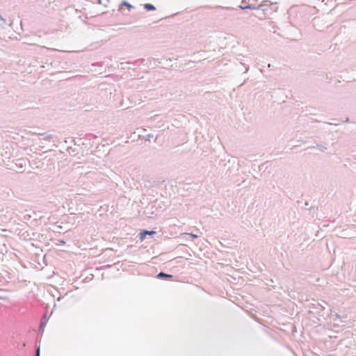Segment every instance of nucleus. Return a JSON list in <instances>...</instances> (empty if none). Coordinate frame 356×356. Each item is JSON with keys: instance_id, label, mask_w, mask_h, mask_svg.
Masks as SVG:
<instances>
[{"instance_id": "obj_1", "label": "nucleus", "mask_w": 356, "mask_h": 356, "mask_svg": "<svg viewBox=\"0 0 356 356\" xmlns=\"http://www.w3.org/2000/svg\"><path fill=\"white\" fill-rule=\"evenodd\" d=\"M247 3V0H243L241 3L245 4ZM271 5L268 3H261L258 6H255L254 4L251 5H241L238 8L241 10H261L264 12L268 11L270 8Z\"/></svg>"}, {"instance_id": "obj_2", "label": "nucleus", "mask_w": 356, "mask_h": 356, "mask_svg": "<svg viewBox=\"0 0 356 356\" xmlns=\"http://www.w3.org/2000/svg\"><path fill=\"white\" fill-rule=\"evenodd\" d=\"M39 136L40 137L39 138L40 140L50 141L51 140H53L52 147H57L56 142L59 141V138H58V136H55V135L48 134V133H42V134H39Z\"/></svg>"}, {"instance_id": "obj_3", "label": "nucleus", "mask_w": 356, "mask_h": 356, "mask_svg": "<svg viewBox=\"0 0 356 356\" xmlns=\"http://www.w3.org/2000/svg\"><path fill=\"white\" fill-rule=\"evenodd\" d=\"M52 314L53 311H51L49 316H47V312L46 311L45 313L43 314L38 329L39 334H40L41 335H42L44 332V327L47 325V318H49L52 315Z\"/></svg>"}, {"instance_id": "obj_4", "label": "nucleus", "mask_w": 356, "mask_h": 356, "mask_svg": "<svg viewBox=\"0 0 356 356\" xmlns=\"http://www.w3.org/2000/svg\"><path fill=\"white\" fill-rule=\"evenodd\" d=\"M156 234V232L154 230L143 229L138 234V238L140 241H143L145 238H147V237L148 236L152 237L153 235H154Z\"/></svg>"}, {"instance_id": "obj_5", "label": "nucleus", "mask_w": 356, "mask_h": 356, "mask_svg": "<svg viewBox=\"0 0 356 356\" xmlns=\"http://www.w3.org/2000/svg\"><path fill=\"white\" fill-rule=\"evenodd\" d=\"M15 165L17 169L19 170L20 172H22L24 170L26 161L23 159H17L16 161V162L15 163Z\"/></svg>"}, {"instance_id": "obj_6", "label": "nucleus", "mask_w": 356, "mask_h": 356, "mask_svg": "<svg viewBox=\"0 0 356 356\" xmlns=\"http://www.w3.org/2000/svg\"><path fill=\"white\" fill-rule=\"evenodd\" d=\"M156 278L158 279H161V280H170V279H172L173 277V275H171V274H168L166 273H164L163 271H161L159 272L157 275H156Z\"/></svg>"}, {"instance_id": "obj_7", "label": "nucleus", "mask_w": 356, "mask_h": 356, "mask_svg": "<svg viewBox=\"0 0 356 356\" xmlns=\"http://www.w3.org/2000/svg\"><path fill=\"white\" fill-rule=\"evenodd\" d=\"M123 6L127 7V8L130 11L131 9L134 8V6L130 4L128 1L124 0L122 1L120 5V9H122Z\"/></svg>"}, {"instance_id": "obj_8", "label": "nucleus", "mask_w": 356, "mask_h": 356, "mask_svg": "<svg viewBox=\"0 0 356 356\" xmlns=\"http://www.w3.org/2000/svg\"><path fill=\"white\" fill-rule=\"evenodd\" d=\"M143 8L147 11H154L156 10V7L152 3H145L143 4Z\"/></svg>"}, {"instance_id": "obj_9", "label": "nucleus", "mask_w": 356, "mask_h": 356, "mask_svg": "<svg viewBox=\"0 0 356 356\" xmlns=\"http://www.w3.org/2000/svg\"><path fill=\"white\" fill-rule=\"evenodd\" d=\"M66 151L72 156H75L78 154L76 149L70 146L66 148Z\"/></svg>"}, {"instance_id": "obj_10", "label": "nucleus", "mask_w": 356, "mask_h": 356, "mask_svg": "<svg viewBox=\"0 0 356 356\" xmlns=\"http://www.w3.org/2000/svg\"><path fill=\"white\" fill-rule=\"evenodd\" d=\"M145 60H146L144 58L138 59L134 61V65L140 66L141 65H145L144 63L145 62Z\"/></svg>"}, {"instance_id": "obj_11", "label": "nucleus", "mask_w": 356, "mask_h": 356, "mask_svg": "<svg viewBox=\"0 0 356 356\" xmlns=\"http://www.w3.org/2000/svg\"><path fill=\"white\" fill-rule=\"evenodd\" d=\"M184 235L186 236H189L192 238H197L198 237V236L197 234H195L193 233H185Z\"/></svg>"}, {"instance_id": "obj_12", "label": "nucleus", "mask_w": 356, "mask_h": 356, "mask_svg": "<svg viewBox=\"0 0 356 356\" xmlns=\"http://www.w3.org/2000/svg\"><path fill=\"white\" fill-rule=\"evenodd\" d=\"M317 147L322 152H324L325 150L327 149V147L323 145L317 144Z\"/></svg>"}, {"instance_id": "obj_13", "label": "nucleus", "mask_w": 356, "mask_h": 356, "mask_svg": "<svg viewBox=\"0 0 356 356\" xmlns=\"http://www.w3.org/2000/svg\"><path fill=\"white\" fill-rule=\"evenodd\" d=\"M35 356H40V346H37L35 348Z\"/></svg>"}, {"instance_id": "obj_14", "label": "nucleus", "mask_w": 356, "mask_h": 356, "mask_svg": "<svg viewBox=\"0 0 356 356\" xmlns=\"http://www.w3.org/2000/svg\"><path fill=\"white\" fill-rule=\"evenodd\" d=\"M66 243L65 241L63 239H58L56 245H65Z\"/></svg>"}, {"instance_id": "obj_15", "label": "nucleus", "mask_w": 356, "mask_h": 356, "mask_svg": "<svg viewBox=\"0 0 356 356\" xmlns=\"http://www.w3.org/2000/svg\"><path fill=\"white\" fill-rule=\"evenodd\" d=\"M334 317H333V320L335 321L336 319H341L342 317L339 315L338 314H335L334 315Z\"/></svg>"}, {"instance_id": "obj_16", "label": "nucleus", "mask_w": 356, "mask_h": 356, "mask_svg": "<svg viewBox=\"0 0 356 356\" xmlns=\"http://www.w3.org/2000/svg\"><path fill=\"white\" fill-rule=\"evenodd\" d=\"M102 63H103L102 62H97V63H95L92 64V65L102 66Z\"/></svg>"}, {"instance_id": "obj_17", "label": "nucleus", "mask_w": 356, "mask_h": 356, "mask_svg": "<svg viewBox=\"0 0 356 356\" xmlns=\"http://www.w3.org/2000/svg\"><path fill=\"white\" fill-rule=\"evenodd\" d=\"M153 138V135L151 134H149L147 135V140H150V138Z\"/></svg>"}, {"instance_id": "obj_18", "label": "nucleus", "mask_w": 356, "mask_h": 356, "mask_svg": "<svg viewBox=\"0 0 356 356\" xmlns=\"http://www.w3.org/2000/svg\"><path fill=\"white\" fill-rule=\"evenodd\" d=\"M327 124H333V125H335V126H337V125H339V123H336V122H334V123H332V122H327Z\"/></svg>"}, {"instance_id": "obj_19", "label": "nucleus", "mask_w": 356, "mask_h": 356, "mask_svg": "<svg viewBox=\"0 0 356 356\" xmlns=\"http://www.w3.org/2000/svg\"><path fill=\"white\" fill-rule=\"evenodd\" d=\"M327 124H333V125H335V126H337V125H339V123H336V122H334V123H332V122H327Z\"/></svg>"}, {"instance_id": "obj_20", "label": "nucleus", "mask_w": 356, "mask_h": 356, "mask_svg": "<svg viewBox=\"0 0 356 356\" xmlns=\"http://www.w3.org/2000/svg\"><path fill=\"white\" fill-rule=\"evenodd\" d=\"M90 137L96 138V136H93V135H92V134H88V135H87V138H89V139H90Z\"/></svg>"}, {"instance_id": "obj_21", "label": "nucleus", "mask_w": 356, "mask_h": 356, "mask_svg": "<svg viewBox=\"0 0 356 356\" xmlns=\"http://www.w3.org/2000/svg\"><path fill=\"white\" fill-rule=\"evenodd\" d=\"M7 298L0 296V300H6Z\"/></svg>"}, {"instance_id": "obj_22", "label": "nucleus", "mask_w": 356, "mask_h": 356, "mask_svg": "<svg viewBox=\"0 0 356 356\" xmlns=\"http://www.w3.org/2000/svg\"><path fill=\"white\" fill-rule=\"evenodd\" d=\"M318 306H319L321 307V310L324 309V307L323 306H321L319 303H318Z\"/></svg>"}, {"instance_id": "obj_23", "label": "nucleus", "mask_w": 356, "mask_h": 356, "mask_svg": "<svg viewBox=\"0 0 356 356\" xmlns=\"http://www.w3.org/2000/svg\"><path fill=\"white\" fill-rule=\"evenodd\" d=\"M71 142L74 144V145H76V143L75 142V140L73 139L71 140Z\"/></svg>"}, {"instance_id": "obj_24", "label": "nucleus", "mask_w": 356, "mask_h": 356, "mask_svg": "<svg viewBox=\"0 0 356 356\" xmlns=\"http://www.w3.org/2000/svg\"><path fill=\"white\" fill-rule=\"evenodd\" d=\"M305 206L306 207L309 206V203H308V202H305Z\"/></svg>"}, {"instance_id": "obj_25", "label": "nucleus", "mask_w": 356, "mask_h": 356, "mask_svg": "<svg viewBox=\"0 0 356 356\" xmlns=\"http://www.w3.org/2000/svg\"><path fill=\"white\" fill-rule=\"evenodd\" d=\"M344 122H349V118H347L346 119V120L344 121Z\"/></svg>"}, {"instance_id": "obj_26", "label": "nucleus", "mask_w": 356, "mask_h": 356, "mask_svg": "<svg viewBox=\"0 0 356 356\" xmlns=\"http://www.w3.org/2000/svg\"><path fill=\"white\" fill-rule=\"evenodd\" d=\"M61 299H62V297H61V296H59V297L57 298V301H60Z\"/></svg>"}, {"instance_id": "obj_27", "label": "nucleus", "mask_w": 356, "mask_h": 356, "mask_svg": "<svg viewBox=\"0 0 356 356\" xmlns=\"http://www.w3.org/2000/svg\"><path fill=\"white\" fill-rule=\"evenodd\" d=\"M0 21H4V19L0 15Z\"/></svg>"}, {"instance_id": "obj_28", "label": "nucleus", "mask_w": 356, "mask_h": 356, "mask_svg": "<svg viewBox=\"0 0 356 356\" xmlns=\"http://www.w3.org/2000/svg\"><path fill=\"white\" fill-rule=\"evenodd\" d=\"M248 69H249L248 66L245 67V72H247L248 70Z\"/></svg>"}, {"instance_id": "obj_29", "label": "nucleus", "mask_w": 356, "mask_h": 356, "mask_svg": "<svg viewBox=\"0 0 356 356\" xmlns=\"http://www.w3.org/2000/svg\"><path fill=\"white\" fill-rule=\"evenodd\" d=\"M110 266H111V265H106V266H105L104 267H105V268H109Z\"/></svg>"}, {"instance_id": "obj_30", "label": "nucleus", "mask_w": 356, "mask_h": 356, "mask_svg": "<svg viewBox=\"0 0 356 356\" xmlns=\"http://www.w3.org/2000/svg\"><path fill=\"white\" fill-rule=\"evenodd\" d=\"M64 143H68V141L67 140H65Z\"/></svg>"}, {"instance_id": "obj_31", "label": "nucleus", "mask_w": 356, "mask_h": 356, "mask_svg": "<svg viewBox=\"0 0 356 356\" xmlns=\"http://www.w3.org/2000/svg\"><path fill=\"white\" fill-rule=\"evenodd\" d=\"M99 3H101V0H98Z\"/></svg>"}]
</instances>
